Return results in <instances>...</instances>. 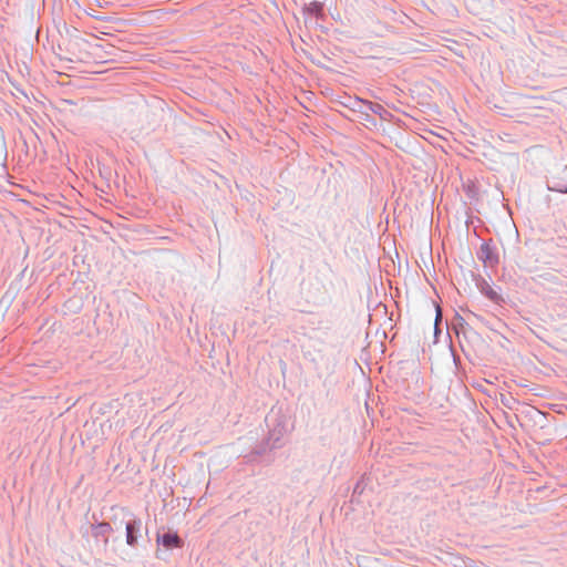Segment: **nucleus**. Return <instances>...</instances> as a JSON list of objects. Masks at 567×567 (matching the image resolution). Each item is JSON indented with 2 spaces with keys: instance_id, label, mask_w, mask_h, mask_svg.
<instances>
[{
  "instance_id": "3",
  "label": "nucleus",
  "mask_w": 567,
  "mask_h": 567,
  "mask_svg": "<svg viewBox=\"0 0 567 567\" xmlns=\"http://www.w3.org/2000/svg\"><path fill=\"white\" fill-rule=\"evenodd\" d=\"M97 527H99V528H101V529H103L104 532H109V530H111V526H110V524H107V523H101V524H99V526H97Z\"/></svg>"
},
{
  "instance_id": "2",
  "label": "nucleus",
  "mask_w": 567,
  "mask_h": 567,
  "mask_svg": "<svg viewBox=\"0 0 567 567\" xmlns=\"http://www.w3.org/2000/svg\"><path fill=\"white\" fill-rule=\"evenodd\" d=\"M140 528V522H132L126 524V543L130 546H133L136 544V536L135 532Z\"/></svg>"
},
{
  "instance_id": "1",
  "label": "nucleus",
  "mask_w": 567,
  "mask_h": 567,
  "mask_svg": "<svg viewBox=\"0 0 567 567\" xmlns=\"http://www.w3.org/2000/svg\"><path fill=\"white\" fill-rule=\"evenodd\" d=\"M157 542H161L167 549L179 548L183 545L182 539L176 533H167L162 537L158 536Z\"/></svg>"
},
{
  "instance_id": "4",
  "label": "nucleus",
  "mask_w": 567,
  "mask_h": 567,
  "mask_svg": "<svg viewBox=\"0 0 567 567\" xmlns=\"http://www.w3.org/2000/svg\"><path fill=\"white\" fill-rule=\"evenodd\" d=\"M441 318V309L440 307H436V320H435V324H437V321L439 319Z\"/></svg>"
},
{
  "instance_id": "5",
  "label": "nucleus",
  "mask_w": 567,
  "mask_h": 567,
  "mask_svg": "<svg viewBox=\"0 0 567 567\" xmlns=\"http://www.w3.org/2000/svg\"><path fill=\"white\" fill-rule=\"evenodd\" d=\"M3 150H4V144H3L2 138H0V153H2Z\"/></svg>"
}]
</instances>
